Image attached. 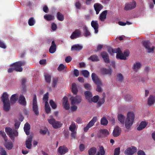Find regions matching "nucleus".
Segmentation results:
<instances>
[{"label":"nucleus","instance_id":"f257e3e1","mask_svg":"<svg viewBox=\"0 0 155 155\" xmlns=\"http://www.w3.org/2000/svg\"><path fill=\"white\" fill-rule=\"evenodd\" d=\"M135 117V114L133 112L129 111L127 114L126 118L123 114H119L117 115V119L121 124H125L126 128L128 129L133 124Z\"/></svg>","mask_w":155,"mask_h":155},{"label":"nucleus","instance_id":"f03ea898","mask_svg":"<svg viewBox=\"0 0 155 155\" xmlns=\"http://www.w3.org/2000/svg\"><path fill=\"white\" fill-rule=\"evenodd\" d=\"M108 52L110 54L117 53L116 58L118 59L125 60L127 57H128L129 54L130 52L128 50H126L124 52L123 54L120 48H110L108 50Z\"/></svg>","mask_w":155,"mask_h":155},{"label":"nucleus","instance_id":"7ed1b4c3","mask_svg":"<svg viewBox=\"0 0 155 155\" xmlns=\"http://www.w3.org/2000/svg\"><path fill=\"white\" fill-rule=\"evenodd\" d=\"M5 131L8 135L13 141L15 140V137H17L18 135V133L17 130L12 129L10 127H6L5 128Z\"/></svg>","mask_w":155,"mask_h":155},{"label":"nucleus","instance_id":"20e7f679","mask_svg":"<svg viewBox=\"0 0 155 155\" xmlns=\"http://www.w3.org/2000/svg\"><path fill=\"white\" fill-rule=\"evenodd\" d=\"M25 64V61H19L13 63L11 66L14 67L15 70L16 71L21 72L23 70L21 66H24Z\"/></svg>","mask_w":155,"mask_h":155},{"label":"nucleus","instance_id":"39448f33","mask_svg":"<svg viewBox=\"0 0 155 155\" xmlns=\"http://www.w3.org/2000/svg\"><path fill=\"white\" fill-rule=\"evenodd\" d=\"M84 95L86 99L89 102H97V95L93 97L92 98L93 96L92 93L89 91H85L84 92Z\"/></svg>","mask_w":155,"mask_h":155},{"label":"nucleus","instance_id":"423d86ee","mask_svg":"<svg viewBox=\"0 0 155 155\" xmlns=\"http://www.w3.org/2000/svg\"><path fill=\"white\" fill-rule=\"evenodd\" d=\"M32 110L36 115L38 116L39 115V108L38 105L37 97L36 94H34L33 95Z\"/></svg>","mask_w":155,"mask_h":155},{"label":"nucleus","instance_id":"0eeeda50","mask_svg":"<svg viewBox=\"0 0 155 155\" xmlns=\"http://www.w3.org/2000/svg\"><path fill=\"white\" fill-rule=\"evenodd\" d=\"M142 44L148 53L153 52L155 47L153 46H151V45L149 41H143L142 42Z\"/></svg>","mask_w":155,"mask_h":155},{"label":"nucleus","instance_id":"6e6552de","mask_svg":"<svg viewBox=\"0 0 155 155\" xmlns=\"http://www.w3.org/2000/svg\"><path fill=\"white\" fill-rule=\"evenodd\" d=\"M136 6V3L134 1L126 3L124 6V10H129L134 8Z\"/></svg>","mask_w":155,"mask_h":155},{"label":"nucleus","instance_id":"1a4fd4ad","mask_svg":"<svg viewBox=\"0 0 155 155\" xmlns=\"http://www.w3.org/2000/svg\"><path fill=\"white\" fill-rule=\"evenodd\" d=\"M70 99L72 104H78L81 102V97L80 96L77 95L75 97H71Z\"/></svg>","mask_w":155,"mask_h":155},{"label":"nucleus","instance_id":"9d476101","mask_svg":"<svg viewBox=\"0 0 155 155\" xmlns=\"http://www.w3.org/2000/svg\"><path fill=\"white\" fill-rule=\"evenodd\" d=\"M97 120V117H94L89 122L88 124L87 125V126L84 127V131L87 132L89 128L94 125V123L96 122Z\"/></svg>","mask_w":155,"mask_h":155},{"label":"nucleus","instance_id":"9b49d317","mask_svg":"<svg viewBox=\"0 0 155 155\" xmlns=\"http://www.w3.org/2000/svg\"><path fill=\"white\" fill-rule=\"evenodd\" d=\"M121 132V128L118 126H116L114 129L112 134L114 137H117L120 134Z\"/></svg>","mask_w":155,"mask_h":155},{"label":"nucleus","instance_id":"f8f14e48","mask_svg":"<svg viewBox=\"0 0 155 155\" xmlns=\"http://www.w3.org/2000/svg\"><path fill=\"white\" fill-rule=\"evenodd\" d=\"M81 35V32L79 29L75 30L71 35L70 38L71 39H74L79 37Z\"/></svg>","mask_w":155,"mask_h":155},{"label":"nucleus","instance_id":"ddd939ff","mask_svg":"<svg viewBox=\"0 0 155 155\" xmlns=\"http://www.w3.org/2000/svg\"><path fill=\"white\" fill-rule=\"evenodd\" d=\"M137 149L134 147L127 148L124 151V153L127 155H132L136 152Z\"/></svg>","mask_w":155,"mask_h":155},{"label":"nucleus","instance_id":"4468645a","mask_svg":"<svg viewBox=\"0 0 155 155\" xmlns=\"http://www.w3.org/2000/svg\"><path fill=\"white\" fill-rule=\"evenodd\" d=\"M63 105L64 108L66 110H68L69 109L70 104L68 100V98L66 96L63 98Z\"/></svg>","mask_w":155,"mask_h":155},{"label":"nucleus","instance_id":"2eb2a0df","mask_svg":"<svg viewBox=\"0 0 155 155\" xmlns=\"http://www.w3.org/2000/svg\"><path fill=\"white\" fill-rule=\"evenodd\" d=\"M68 151V149L64 146L59 147L58 149V152L61 155L65 154Z\"/></svg>","mask_w":155,"mask_h":155},{"label":"nucleus","instance_id":"dca6fc26","mask_svg":"<svg viewBox=\"0 0 155 155\" xmlns=\"http://www.w3.org/2000/svg\"><path fill=\"white\" fill-rule=\"evenodd\" d=\"M106 94L104 93H103L102 97H99L97 96V107L100 106L104 103V98Z\"/></svg>","mask_w":155,"mask_h":155},{"label":"nucleus","instance_id":"f3484780","mask_svg":"<svg viewBox=\"0 0 155 155\" xmlns=\"http://www.w3.org/2000/svg\"><path fill=\"white\" fill-rule=\"evenodd\" d=\"M99 137H104L107 136L109 134V131L106 129H101L99 131Z\"/></svg>","mask_w":155,"mask_h":155},{"label":"nucleus","instance_id":"a211bd4d","mask_svg":"<svg viewBox=\"0 0 155 155\" xmlns=\"http://www.w3.org/2000/svg\"><path fill=\"white\" fill-rule=\"evenodd\" d=\"M32 136L30 135L28 137V139L26 141V147L28 149H31V142L32 140Z\"/></svg>","mask_w":155,"mask_h":155},{"label":"nucleus","instance_id":"6ab92c4d","mask_svg":"<svg viewBox=\"0 0 155 155\" xmlns=\"http://www.w3.org/2000/svg\"><path fill=\"white\" fill-rule=\"evenodd\" d=\"M101 56L105 62L107 63L109 62L110 61L109 55L106 52L104 51L101 52Z\"/></svg>","mask_w":155,"mask_h":155},{"label":"nucleus","instance_id":"aec40b11","mask_svg":"<svg viewBox=\"0 0 155 155\" xmlns=\"http://www.w3.org/2000/svg\"><path fill=\"white\" fill-rule=\"evenodd\" d=\"M18 102L20 104L23 106H25L26 105V99L22 95H20Z\"/></svg>","mask_w":155,"mask_h":155},{"label":"nucleus","instance_id":"412c9836","mask_svg":"<svg viewBox=\"0 0 155 155\" xmlns=\"http://www.w3.org/2000/svg\"><path fill=\"white\" fill-rule=\"evenodd\" d=\"M83 47L82 45L78 44L73 45L71 48V51H79L81 50L83 48Z\"/></svg>","mask_w":155,"mask_h":155},{"label":"nucleus","instance_id":"4be33fe9","mask_svg":"<svg viewBox=\"0 0 155 155\" xmlns=\"http://www.w3.org/2000/svg\"><path fill=\"white\" fill-rule=\"evenodd\" d=\"M30 125L28 123H26L24 126V129L26 134L28 135L30 134Z\"/></svg>","mask_w":155,"mask_h":155},{"label":"nucleus","instance_id":"5701e85b","mask_svg":"<svg viewBox=\"0 0 155 155\" xmlns=\"http://www.w3.org/2000/svg\"><path fill=\"white\" fill-rule=\"evenodd\" d=\"M3 103L9 102L8 95L6 92H4L1 97Z\"/></svg>","mask_w":155,"mask_h":155},{"label":"nucleus","instance_id":"b1692460","mask_svg":"<svg viewBox=\"0 0 155 155\" xmlns=\"http://www.w3.org/2000/svg\"><path fill=\"white\" fill-rule=\"evenodd\" d=\"M101 71L102 73L104 74H109L111 75L112 72V70L111 69H106L104 68H101Z\"/></svg>","mask_w":155,"mask_h":155},{"label":"nucleus","instance_id":"393cba45","mask_svg":"<svg viewBox=\"0 0 155 155\" xmlns=\"http://www.w3.org/2000/svg\"><path fill=\"white\" fill-rule=\"evenodd\" d=\"M148 124V123L145 121H142L140 124L139 125L137 128L138 130H140L144 128Z\"/></svg>","mask_w":155,"mask_h":155},{"label":"nucleus","instance_id":"a878e982","mask_svg":"<svg viewBox=\"0 0 155 155\" xmlns=\"http://www.w3.org/2000/svg\"><path fill=\"white\" fill-rule=\"evenodd\" d=\"M107 12V10H105L103 11L100 14L99 19L100 20L104 21L106 18V16Z\"/></svg>","mask_w":155,"mask_h":155},{"label":"nucleus","instance_id":"bb28decb","mask_svg":"<svg viewBox=\"0 0 155 155\" xmlns=\"http://www.w3.org/2000/svg\"><path fill=\"white\" fill-rule=\"evenodd\" d=\"M18 99V96L17 94L12 95L10 99L11 103V104L15 103Z\"/></svg>","mask_w":155,"mask_h":155},{"label":"nucleus","instance_id":"cd10ccee","mask_svg":"<svg viewBox=\"0 0 155 155\" xmlns=\"http://www.w3.org/2000/svg\"><path fill=\"white\" fill-rule=\"evenodd\" d=\"M155 102V96L150 95L148 99V104L149 105H151L153 104Z\"/></svg>","mask_w":155,"mask_h":155},{"label":"nucleus","instance_id":"c85d7f7f","mask_svg":"<svg viewBox=\"0 0 155 155\" xmlns=\"http://www.w3.org/2000/svg\"><path fill=\"white\" fill-rule=\"evenodd\" d=\"M141 66V63L140 62H137L134 64L132 68L135 71H137L140 69Z\"/></svg>","mask_w":155,"mask_h":155},{"label":"nucleus","instance_id":"c756f323","mask_svg":"<svg viewBox=\"0 0 155 155\" xmlns=\"http://www.w3.org/2000/svg\"><path fill=\"white\" fill-rule=\"evenodd\" d=\"M4 104L3 109L5 111H8L10 108V104L9 102L3 103Z\"/></svg>","mask_w":155,"mask_h":155},{"label":"nucleus","instance_id":"7c9ffc66","mask_svg":"<svg viewBox=\"0 0 155 155\" xmlns=\"http://www.w3.org/2000/svg\"><path fill=\"white\" fill-rule=\"evenodd\" d=\"M103 85L101 80L97 78V92H101L103 91Z\"/></svg>","mask_w":155,"mask_h":155},{"label":"nucleus","instance_id":"2f4dec72","mask_svg":"<svg viewBox=\"0 0 155 155\" xmlns=\"http://www.w3.org/2000/svg\"><path fill=\"white\" fill-rule=\"evenodd\" d=\"M83 28L84 31L83 34L84 36L87 37L90 35L91 33L87 27L84 26L83 27Z\"/></svg>","mask_w":155,"mask_h":155},{"label":"nucleus","instance_id":"473e14b6","mask_svg":"<svg viewBox=\"0 0 155 155\" xmlns=\"http://www.w3.org/2000/svg\"><path fill=\"white\" fill-rule=\"evenodd\" d=\"M72 91L74 94H76L78 91L77 88V86L75 83H73L72 84Z\"/></svg>","mask_w":155,"mask_h":155},{"label":"nucleus","instance_id":"72a5a7b5","mask_svg":"<svg viewBox=\"0 0 155 155\" xmlns=\"http://www.w3.org/2000/svg\"><path fill=\"white\" fill-rule=\"evenodd\" d=\"M7 149L9 150L12 149L13 147V143L12 142L5 143L4 144Z\"/></svg>","mask_w":155,"mask_h":155},{"label":"nucleus","instance_id":"f704fd0d","mask_svg":"<svg viewBox=\"0 0 155 155\" xmlns=\"http://www.w3.org/2000/svg\"><path fill=\"white\" fill-rule=\"evenodd\" d=\"M44 18L48 21H50L53 20L54 17V16L46 14L44 16Z\"/></svg>","mask_w":155,"mask_h":155},{"label":"nucleus","instance_id":"c9c22d12","mask_svg":"<svg viewBox=\"0 0 155 155\" xmlns=\"http://www.w3.org/2000/svg\"><path fill=\"white\" fill-rule=\"evenodd\" d=\"M45 110L46 113L49 114L51 111V109L48 102H45Z\"/></svg>","mask_w":155,"mask_h":155},{"label":"nucleus","instance_id":"e433bc0d","mask_svg":"<svg viewBox=\"0 0 155 155\" xmlns=\"http://www.w3.org/2000/svg\"><path fill=\"white\" fill-rule=\"evenodd\" d=\"M105 151L103 146H99V151L97 152V155H104Z\"/></svg>","mask_w":155,"mask_h":155},{"label":"nucleus","instance_id":"4c0bfd02","mask_svg":"<svg viewBox=\"0 0 155 155\" xmlns=\"http://www.w3.org/2000/svg\"><path fill=\"white\" fill-rule=\"evenodd\" d=\"M57 17L58 19L61 21L64 20V18L63 15L60 12H58L57 14Z\"/></svg>","mask_w":155,"mask_h":155},{"label":"nucleus","instance_id":"58836bf2","mask_svg":"<svg viewBox=\"0 0 155 155\" xmlns=\"http://www.w3.org/2000/svg\"><path fill=\"white\" fill-rule=\"evenodd\" d=\"M108 123L107 120L104 117L102 118L101 120V124L104 126H106Z\"/></svg>","mask_w":155,"mask_h":155},{"label":"nucleus","instance_id":"ea45409f","mask_svg":"<svg viewBox=\"0 0 155 155\" xmlns=\"http://www.w3.org/2000/svg\"><path fill=\"white\" fill-rule=\"evenodd\" d=\"M28 24L30 26H32L35 25V21L33 17L30 18L28 21Z\"/></svg>","mask_w":155,"mask_h":155},{"label":"nucleus","instance_id":"a19ab883","mask_svg":"<svg viewBox=\"0 0 155 155\" xmlns=\"http://www.w3.org/2000/svg\"><path fill=\"white\" fill-rule=\"evenodd\" d=\"M44 76L46 81L48 83H50L51 80V75L49 74L46 73L44 74Z\"/></svg>","mask_w":155,"mask_h":155},{"label":"nucleus","instance_id":"79ce46f5","mask_svg":"<svg viewBox=\"0 0 155 155\" xmlns=\"http://www.w3.org/2000/svg\"><path fill=\"white\" fill-rule=\"evenodd\" d=\"M61 123L59 121H55V122L53 124V127L55 129H57L60 127L61 126Z\"/></svg>","mask_w":155,"mask_h":155},{"label":"nucleus","instance_id":"37998d69","mask_svg":"<svg viewBox=\"0 0 155 155\" xmlns=\"http://www.w3.org/2000/svg\"><path fill=\"white\" fill-rule=\"evenodd\" d=\"M96 152V149L95 148L93 147L91 148L88 151L89 155H94Z\"/></svg>","mask_w":155,"mask_h":155},{"label":"nucleus","instance_id":"c03bdc74","mask_svg":"<svg viewBox=\"0 0 155 155\" xmlns=\"http://www.w3.org/2000/svg\"><path fill=\"white\" fill-rule=\"evenodd\" d=\"M76 127L75 123L72 122L69 127V130L71 132H74L75 131Z\"/></svg>","mask_w":155,"mask_h":155},{"label":"nucleus","instance_id":"a18cd8bd","mask_svg":"<svg viewBox=\"0 0 155 155\" xmlns=\"http://www.w3.org/2000/svg\"><path fill=\"white\" fill-rule=\"evenodd\" d=\"M91 25L94 28L95 33H97V22L96 21H92L91 22Z\"/></svg>","mask_w":155,"mask_h":155},{"label":"nucleus","instance_id":"49530a36","mask_svg":"<svg viewBox=\"0 0 155 155\" xmlns=\"http://www.w3.org/2000/svg\"><path fill=\"white\" fill-rule=\"evenodd\" d=\"M0 134L4 138L5 141L7 142L8 140V138L5 132L4 131L1 130L0 131Z\"/></svg>","mask_w":155,"mask_h":155},{"label":"nucleus","instance_id":"de8ad7c7","mask_svg":"<svg viewBox=\"0 0 155 155\" xmlns=\"http://www.w3.org/2000/svg\"><path fill=\"white\" fill-rule=\"evenodd\" d=\"M49 103L53 109H55L57 108V106L56 103L52 100H50V101Z\"/></svg>","mask_w":155,"mask_h":155},{"label":"nucleus","instance_id":"09e8293b","mask_svg":"<svg viewBox=\"0 0 155 155\" xmlns=\"http://www.w3.org/2000/svg\"><path fill=\"white\" fill-rule=\"evenodd\" d=\"M81 73L85 78H88L89 75V72L86 70H84L81 71Z\"/></svg>","mask_w":155,"mask_h":155},{"label":"nucleus","instance_id":"8fccbe9b","mask_svg":"<svg viewBox=\"0 0 155 155\" xmlns=\"http://www.w3.org/2000/svg\"><path fill=\"white\" fill-rule=\"evenodd\" d=\"M124 79V77L122 74L121 73H119L117 74V79L118 81L120 82L123 81Z\"/></svg>","mask_w":155,"mask_h":155},{"label":"nucleus","instance_id":"3c124183","mask_svg":"<svg viewBox=\"0 0 155 155\" xmlns=\"http://www.w3.org/2000/svg\"><path fill=\"white\" fill-rule=\"evenodd\" d=\"M88 60H91L92 61H97V56L95 55H92L88 58Z\"/></svg>","mask_w":155,"mask_h":155},{"label":"nucleus","instance_id":"603ef678","mask_svg":"<svg viewBox=\"0 0 155 155\" xmlns=\"http://www.w3.org/2000/svg\"><path fill=\"white\" fill-rule=\"evenodd\" d=\"M56 47L51 46L49 49V52L50 53H54L56 51Z\"/></svg>","mask_w":155,"mask_h":155},{"label":"nucleus","instance_id":"864d4df0","mask_svg":"<svg viewBox=\"0 0 155 155\" xmlns=\"http://www.w3.org/2000/svg\"><path fill=\"white\" fill-rule=\"evenodd\" d=\"M92 79L96 84H97V78L96 77V74L94 73H92L91 74Z\"/></svg>","mask_w":155,"mask_h":155},{"label":"nucleus","instance_id":"5fc2aeb1","mask_svg":"<svg viewBox=\"0 0 155 155\" xmlns=\"http://www.w3.org/2000/svg\"><path fill=\"white\" fill-rule=\"evenodd\" d=\"M58 81V79L57 78H54L53 79L52 84V87H54L56 86Z\"/></svg>","mask_w":155,"mask_h":155},{"label":"nucleus","instance_id":"6e6d98bb","mask_svg":"<svg viewBox=\"0 0 155 155\" xmlns=\"http://www.w3.org/2000/svg\"><path fill=\"white\" fill-rule=\"evenodd\" d=\"M69 132L68 130L64 129L63 131V134L65 137L66 138H68L69 137Z\"/></svg>","mask_w":155,"mask_h":155},{"label":"nucleus","instance_id":"4d7b16f0","mask_svg":"<svg viewBox=\"0 0 155 155\" xmlns=\"http://www.w3.org/2000/svg\"><path fill=\"white\" fill-rule=\"evenodd\" d=\"M84 88L87 90H91V85L88 83H85L84 85Z\"/></svg>","mask_w":155,"mask_h":155},{"label":"nucleus","instance_id":"13d9d810","mask_svg":"<svg viewBox=\"0 0 155 155\" xmlns=\"http://www.w3.org/2000/svg\"><path fill=\"white\" fill-rule=\"evenodd\" d=\"M120 148L117 147L115 149L114 151V155H119L120 153Z\"/></svg>","mask_w":155,"mask_h":155},{"label":"nucleus","instance_id":"bf43d9fd","mask_svg":"<svg viewBox=\"0 0 155 155\" xmlns=\"http://www.w3.org/2000/svg\"><path fill=\"white\" fill-rule=\"evenodd\" d=\"M43 100L45 102H48V93H47L46 94H45L43 96Z\"/></svg>","mask_w":155,"mask_h":155},{"label":"nucleus","instance_id":"052dcab7","mask_svg":"<svg viewBox=\"0 0 155 155\" xmlns=\"http://www.w3.org/2000/svg\"><path fill=\"white\" fill-rule=\"evenodd\" d=\"M118 24L119 25L121 26H124L126 25H130L131 24V23L130 22H127L126 23H124L123 22L119 21L118 22Z\"/></svg>","mask_w":155,"mask_h":155},{"label":"nucleus","instance_id":"680f3d73","mask_svg":"<svg viewBox=\"0 0 155 155\" xmlns=\"http://www.w3.org/2000/svg\"><path fill=\"white\" fill-rule=\"evenodd\" d=\"M103 6L100 4L97 3V14L99 13V12L103 9Z\"/></svg>","mask_w":155,"mask_h":155},{"label":"nucleus","instance_id":"e2e57ef3","mask_svg":"<svg viewBox=\"0 0 155 155\" xmlns=\"http://www.w3.org/2000/svg\"><path fill=\"white\" fill-rule=\"evenodd\" d=\"M65 66L63 64H61L58 68V70L59 71H61L64 68Z\"/></svg>","mask_w":155,"mask_h":155},{"label":"nucleus","instance_id":"0e129e2a","mask_svg":"<svg viewBox=\"0 0 155 155\" xmlns=\"http://www.w3.org/2000/svg\"><path fill=\"white\" fill-rule=\"evenodd\" d=\"M48 121L49 123L51 124L53 126V124L55 122L56 120L54 118H51L50 119H48Z\"/></svg>","mask_w":155,"mask_h":155},{"label":"nucleus","instance_id":"69168bd1","mask_svg":"<svg viewBox=\"0 0 155 155\" xmlns=\"http://www.w3.org/2000/svg\"><path fill=\"white\" fill-rule=\"evenodd\" d=\"M21 122L19 121H15V123L14 125L16 129H18L20 125Z\"/></svg>","mask_w":155,"mask_h":155},{"label":"nucleus","instance_id":"338daca9","mask_svg":"<svg viewBox=\"0 0 155 155\" xmlns=\"http://www.w3.org/2000/svg\"><path fill=\"white\" fill-rule=\"evenodd\" d=\"M1 155H7L6 151L2 148H0Z\"/></svg>","mask_w":155,"mask_h":155},{"label":"nucleus","instance_id":"774afa93","mask_svg":"<svg viewBox=\"0 0 155 155\" xmlns=\"http://www.w3.org/2000/svg\"><path fill=\"white\" fill-rule=\"evenodd\" d=\"M75 6L77 8L79 9L81 8V5L79 2L77 1L75 3Z\"/></svg>","mask_w":155,"mask_h":155}]
</instances>
